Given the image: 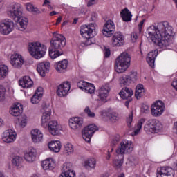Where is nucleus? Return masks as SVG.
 <instances>
[{
  "mask_svg": "<svg viewBox=\"0 0 177 177\" xmlns=\"http://www.w3.org/2000/svg\"><path fill=\"white\" fill-rule=\"evenodd\" d=\"M146 37L161 49H165L174 42V28L167 21L154 24L147 29Z\"/></svg>",
  "mask_w": 177,
  "mask_h": 177,
  "instance_id": "nucleus-1",
  "label": "nucleus"
},
{
  "mask_svg": "<svg viewBox=\"0 0 177 177\" xmlns=\"http://www.w3.org/2000/svg\"><path fill=\"white\" fill-rule=\"evenodd\" d=\"M66 37H64L63 35L54 32L48 50L50 57H51V59H56V57L62 56L63 53L60 52V50H62V48L66 46Z\"/></svg>",
  "mask_w": 177,
  "mask_h": 177,
  "instance_id": "nucleus-2",
  "label": "nucleus"
},
{
  "mask_svg": "<svg viewBox=\"0 0 177 177\" xmlns=\"http://www.w3.org/2000/svg\"><path fill=\"white\" fill-rule=\"evenodd\" d=\"M10 16L17 23L19 31H24L27 28L28 24V19L23 17V8L19 3H15L11 6L10 10Z\"/></svg>",
  "mask_w": 177,
  "mask_h": 177,
  "instance_id": "nucleus-3",
  "label": "nucleus"
},
{
  "mask_svg": "<svg viewBox=\"0 0 177 177\" xmlns=\"http://www.w3.org/2000/svg\"><path fill=\"white\" fill-rule=\"evenodd\" d=\"M96 27L97 25L95 23H91L88 25H83L80 27V34L86 38V45L89 46L94 44L93 37L96 35Z\"/></svg>",
  "mask_w": 177,
  "mask_h": 177,
  "instance_id": "nucleus-4",
  "label": "nucleus"
},
{
  "mask_svg": "<svg viewBox=\"0 0 177 177\" xmlns=\"http://www.w3.org/2000/svg\"><path fill=\"white\" fill-rule=\"evenodd\" d=\"M130 66L131 55L128 53L124 52L116 59L115 70L116 73H125Z\"/></svg>",
  "mask_w": 177,
  "mask_h": 177,
  "instance_id": "nucleus-5",
  "label": "nucleus"
},
{
  "mask_svg": "<svg viewBox=\"0 0 177 177\" xmlns=\"http://www.w3.org/2000/svg\"><path fill=\"white\" fill-rule=\"evenodd\" d=\"M28 50L35 59H42L46 54V46L39 42L29 43Z\"/></svg>",
  "mask_w": 177,
  "mask_h": 177,
  "instance_id": "nucleus-6",
  "label": "nucleus"
},
{
  "mask_svg": "<svg viewBox=\"0 0 177 177\" xmlns=\"http://www.w3.org/2000/svg\"><path fill=\"white\" fill-rule=\"evenodd\" d=\"M162 128V124L158 120L150 119L146 122L144 126V131L147 133H149V132H151V133H158Z\"/></svg>",
  "mask_w": 177,
  "mask_h": 177,
  "instance_id": "nucleus-7",
  "label": "nucleus"
},
{
  "mask_svg": "<svg viewBox=\"0 0 177 177\" xmlns=\"http://www.w3.org/2000/svg\"><path fill=\"white\" fill-rule=\"evenodd\" d=\"M15 29V23L10 19H5L0 22V34L9 35Z\"/></svg>",
  "mask_w": 177,
  "mask_h": 177,
  "instance_id": "nucleus-8",
  "label": "nucleus"
},
{
  "mask_svg": "<svg viewBox=\"0 0 177 177\" xmlns=\"http://www.w3.org/2000/svg\"><path fill=\"white\" fill-rule=\"evenodd\" d=\"M96 131H99V128L93 124L84 127L82 131L83 139H84L87 143H89L91 139H92V136H93V133H95Z\"/></svg>",
  "mask_w": 177,
  "mask_h": 177,
  "instance_id": "nucleus-9",
  "label": "nucleus"
},
{
  "mask_svg": "<svg viewBox=\"0 0 177 177\" xmlns=\"http://www.w3.org/2000/svg\"><path fill=\"white\" fill-rule=\"evenodd\" d=\"M165 110V104L162 101H157L151 106V113L153 117H160Z\"/></svg>",
  "mask_w": 177,
  "mask_h": 177,
  "instance_id": "nucleus-10",
  "label": "nucleus"
},
{
  "mask_svg": "<svg viewBox=\"0 0 177 177\" xmlns=\"http://www.w3.org/2000/svg\"><path fill=\"white\" fill-rule=\"evenodd\" d=\"M132 150H133V143L131 141L124 140L116 149V153L117 154H125V153H131Z\"/></svg>",
  "mask_w": 177,
  "mask_h": 177,
  "instance_id": "nucleus-11",
  "label": "nucleus"
},
{
  "mask_svg": "<svg viewBox=\"0 0 177 177\" xmlns=\"http://www.w3.org/2000/svg\"><path fill=\"white\" fill-rule=\"evenodd\" d=\"M10 62L14 68H21L23 64H24V58L21 55L15 53L11 55Z\"/></svg>",
  "mask_w": 177,
  "mask_h": 177,
  "instance_id": "nucleus-12",
  "label": "nucleus"
},
{
  "mask_svg": "<svg viewBox=\"0 0 177 177\" xmlns=\"http://www.w3.org/2000/svg\"><path fill=\"white\" fill-rule=\"evenodd\" d=\"M115 31V25H114V22L111 21V19L106 21V22L104 25L102 30L103 35H104V37H106V38H109L113 36V34H114Z\"/></svg>",
  "mask_w": 177,
  "mask_h": 177,
  "instance_id": "nucleus-13",
  "label": "nucleus"
},
{
  "mask_svg": "<svg viewBox=\"0 0 177 177\" xmlns=\"http://www.w3.org/2000/svg\"><path fill=\"white\" fill-rule=\"evenodd\" d=\"M59 177H75V171L73 169L71 162L64 163Z\"/></svg>",
  "mask_w": 177,
  "mask_h": 177,
  "instance_id": "nucleus-14",
  "label": "nucleus"
},
{
  "mask_svg": "<svg viewBox=\"0 0 177 177\" xmlns=\"http://www.w3.org/2000/svg\"><path fill=\"white\" fill-rule=\"evenodd\" d=\"M97 93H98V97L101 102L106 103L107 102V97H109V93H110V86L109 84L102 86L97 90Z\"/></svg>",
  "mask_w": 177,
  "mask_h": 177,
  "instance_id": "nucleus-15",
  "label": "nucleus"
},
{
  "mask_svg": "<svg viewBox=\"0 0 177 177\" xmlns=\"http://www.w3.org/2000/svg\"><path fill=\"white\" fill-rule=\"evenodd\" d=\"M43 109L46 112L43 113L41 117V127H43V128H48V124L50 122V109H49V106L46 104L44 105Z\"/></svg>",
  "mask_w": 177,
  "mask_h": 177,
  "instance_id": "nucleus-16",
  "label": "nucleus"
},
{
  "mask_svg": "<svg viewBox=\"0 0 177 177\" xmlns=\"http://www.w3.org/2000/svg\"><path fill=\"white\" fill-rule=\"evenodd\" d=\"M16 133L12 129L6 130L2 133V140L5 143H13L16 140Z\"/></svg>",
  "mask_w": 177,
  "mask_h": 177,
  "instance_id": "nucleus-17",
  "label": "nucleus"
},
{
  "mask_svg": "<svg viewBox=\"0 0 177 177\" xmlns=\"http://www.w3.org/2000/svg\"><path fill=\"white\" fill-rule=\"evenodd\" d=\"M70 82H66L64 84H61L57 86V95L59 97H64L66 96L67 93H68V91H70Z\"/></svg>",
  "mask_w": 177,
  "mask_h": 177,
  "instance_id": "nucleus-18",
  "label": "nucleus"
},
{
  "mask_svg": "<svg viewBox=\"0 0 177 177\" xmlns=\"http://www.w3.org/2000/svg\"><path fill=\"white\" fill-rule=\"evenodd\" d=\"M50 63L48 62H40L37 64V71L41 77H45L49 73Z\"/></svg>",
  "mask_w": 177,
  "mask_h": 177,
  "instance_id": "nucleus-19",
  "label": "nucleus"
},
{
  "mask_svg": "<svg viewBox=\"0 0 177 177\" xmlns=\"http://www.w3.org/2000/svg\"><path fill=\"white\" fill-rule=\"evenodd\" d=\"M174 169L169 167H162L158 171L157 177H174Z\"/></svg>",
  "mask_w": 177,
  "mask_h": 177,
  "instance_id": "nucleus-20",
  "label": "nucleus"
},
{
  "mask_svg": "<svg viewBox=\"0 0 177 177\" xmlns=\"http://www.w3.org/2000/svg\"><path fill=\"white\" fill-rule=\"evenodd\" d=\"M125 44L124 36L120 32L115 33L112 38V44L113 46H122Z\"/></svg>",
  "mask_w": 177,
  "mask_h": 177,
  "instance_id": "nucleus-21",
  "label": "nucleus"
},
{
  "mask_svg": "<svg viewBox=\"0 0 177 177\" xmlns=\"http://www.w3.org/2000/svg\"><path fill=\"white\" fill-rule=\"evenodd\" d=\"M83 123L84 120H82V118L75 117L69 120V127L71 129H78V128H81Z\"/></svg>",
  "mask_w": 177,
  "mask_h": 177,
  "instance_id": "nucleus-22",
  "label": "nucleus"
},
{
  "mask_svg": "<svg viewBox=\"0 0 177 177\" xmlns=\"http://www.w3.org/2000/svg\"><path fill=\"white\" fill-rule=\"evenodd\" d=\"M19 85L24 88H28L34 85V82H32V80H31L30 76H24L19 80Z\"/></svg>",
  "mask_w": 177,
  "mask_h": 177,
  "instance_id": "nucleus-23",
  "label": "nucleus"
},
{
  "mask_svg": "<svg viewBox=\"0 0 177 177\" xmlns=\"http://www.w3.org/2000/svg\"><path fill=\"white\" fill-rule=\"evenodd\" d=\"M31 138L34 143H39L42 142L44 134L38 129H35L31 131Z\"/></svg>",
  "mask_w": 177,
  "mask_h": 177,
  "instance_id": "nucleus-24",
  "label": "nucleus"
},
{
  "mask_svg": "<svg viewBox=\"0 0 177 177\" xmlns=\"http://www.w3.org/2000/svg\"><path fill=\"white\" fill-rule=\"evenodd\" d=\"M47 128L48 129V132H50L51 135H59V124H57V121L53 120L49 122Z\"/></svg>",
  "mask_w": 177,
  "mask_h": 177,
  "instance_id": "nucleus-25",
  "label": "nucleus"
},
{
  "mask_svg": "<svg viewBox=\"0 0 177 177\" xmlns=\"http://www.w3.org/2000/svg\"><path fill=\"white\" fill-rule=\"evenodd\" d=\"M158 55V50H155L153 51H151L150 53H149V54L147 56V62L149 66L151 67V68L154 67V63L156 62V58L157 57Z\"/></svg>",
  "mask_w": 177,
  "mask_h": 177,
  "instance_id": "nucleus-26",
  "label": "nucleus"
},
{
  "mask_svg": "<svg viewBox=\"0 0 177 177\" xmlns=\"http://www.w3.org/2000/svg\"><path fill=\"white\" fill-rule=\"evenodd\" d=\"M23 113V105L20 103L14 104L10 110V113L14 117H19Z\"/></svg>",
  "mask_w": 177,
  "mask_h": 177,
  "instance_id": "nucleus-27",
  "label": "nucleus"
},
{
  "mask_svg": "<svg viewBox=\"0 0 177 177\" xmlns=\"http://www.w3.org/2000/svg\"><path fill=\"white\" fill-rule=\"evenodd\" d=\"M119 95L122 99H132L133 91L131 88L125 87L119 93Z\"/></svg>",
  "mask_w": 177,
  "mask_h": 177,
  "instance_id": "nucleus-28",
  "label": "nucleus"
},
{
  "mask_svg": "<svg viewBox=\"0 0 177 177\" xmlns=\"http://www.w3.org/2000/svg\"><path fill=\"white\" fill-rule=\"evenodd\" d=\"M48 149L54 153H59L62 149V143L60 141H51L48 145Z\"/></svg>",
  "mask_w": 177,
  "mask_h": 177,
  "instance_id": "nucleus-29",
  "label": "nucleus"
},
{
  "mask_svg": "<svg viewBox=\"0 0 177 177\" xmlns=\"http://www.w3.org/2000/svg\"><path fill=\"white\" fill-rule=\"evenodd\" d=\"M37 156V150L35 149H30L28 152L24 154V159L28 162H34L35 161V157Z\"/></svg>",
  "mask_w": 177,
  "mask_h": 177,
  "instance_id": "nucleus-30",
  "label": "nucleus"
},
{
  "mask_svg": "<svg viewBox=\"0 0 177 177\" xmlns=\"http://www.w3.org/2000/svg\"><path fill=\"white\" fill-rule=\"evenodd\" d=\"M41 166L44 171L53 169L55 167V160L53 159H46L41 162Z\"/></svg>",
  "mask_w": 177,
  "mask_h": 177,
  "instance_id": "nucleus-31",
  "label": "nucleus"
},
{
  "mask_svg": "<svg viewBox=\"0 0 177 177\" xmlns=\"http://www.w3.org/2000/svg\"><path fill=\"white\" fill-rule=\"evenodd\" d=\"M120 16L123 21L128 22L132 20V14L131 13V11H129V10H128L127 8L121 10Z\"/></svg>",
  "mask_w": 177,
  "mask_h": 177,
  "instance_id": "nucleus-32",
  "label": "nucleus"
},
{
  "mask_svg": "<svg viewBox=\"0 0 177 177\" xmlns=\"http://www.w3.org/2000/svg\"><path fill=\"white\" fill-rule=\"evenodd\" d=\"M67 66H68V61H67V59H64L62 61L59 62L55 65V68L57 71L62 73L64 70H66V68H67Z\"/></svg>",
  "mask_w": 177,
  "mask_h": 177,
  "instance_id": "nucleus-33",
  "label": "nucleus"
},
{
  "mask_svg": "<svg viewBox=\"0 0 177 177\" xmlns=\"http://www.w3.org/2000/svg\"><path fill=\"white\" fill-rule=\"evenodd\" d=\"M25 6H26L28 12H30L31 13H33L34 15L41 14V11L39 10V9H38V8L34 6V5H32V3H26L25 4Z\"/></svg>",
  "mask_w": 177,
  "mask_h": 177,
  "instance_id": "nucleus-34",
  "label": "nucleus"
},
{
  "mask_svg": "<svg viewBox=\"0 0 177 177\" xmlns=\"http://www.w3.org/2000/svg\"><path fill=\"white\" fill-rule=\"evenodd\" d=\"M131 80L129 79V75H123L122 77L120 78V85L122 86H129L131 85Z\"/></svg>",
  "mask_w": 177,
  "mask_h": 177,
  "instance_id": "nucleus-35",
  "label": "nucleus"
},
{
  "mask_svg": "<svg viewBox=\"0 0 177 177\" xmlns=\"http://www.w3.org/2000/svg\"><path fill=\"white\" fill-rule=\"evenodd\" d=\"M95 167H96V160L95 159L87 160L84 162V168L88 171L95 168Z\"/></svg>",
  "mask_w": 177,
  "mask_h": 177,
  "instance_id": "nucleus-36",
  "label": "nucleus"
},
{
  "mask_svg": "<svg viewBox=\"0 0 177 177\" xmlns=\"http://www.w3.org/2000/svg\"><path fill=\"white\" fill-rule=\"evenodd\" d=\"M106 116L109 118L110 121L112 122H117L120 120L118 113L113 111H109L106 113Z\"/></svg>",
  "mask_w": 177,
  "mask_h": 177,
  "instance_id": "nucleus-37",
  "label": "nucleus"
},
{
  "mask_svg": "<svg viewBox=\"0 0 177 177\" xmlns=\"http://www.w3.org/2000/svg\"><path fill=\"white\" fill-rule=\"evenodd\" d=\"M42 93H35L31 98V103L32 104H38V103H39V102L41 101V99H42Z\"/></svg>",
  "mask_w": 177,
  "mask_h": 177,
  "instance_id": "nucleus-38",
  "label": "nucleus"
},
{
  "mask_svg": "<svg viewBox=\"0 0 177 177\" xmlns=\"http://www.w3.org/2000/svg\"><path fill=\"white\" fill-rule=\"evenodd\" d=\"M9 74V68L6 65H0V77L5 78Z\"/></svg>",
  "mask_w": 177,
  "mask_h": 177,
  "instance_id": "nucleus-39",
  "label": "nucleus"
},
{
  "mask_svg": "<svg viewBox=\"0 0 177 177\" xmlns=\"http://www.w3.org/2000/svg\"><path fill=\"white\" fill-rule=\"evenodd\" d=\"M145 122H146L145 118H141L138 121V122L137 123V126L136 127V129L134 131V135H138L139 132H140V129H142V127Z\"/></svg>",
  "mask_w": 177,
  "mask_h": 177,
  "instance_id": "nucleus-40",
  "label": "nucleus"
},
{
  "mask_svg": "<svg viewBox=\"0 0 177 177\" xmlns=\"http://www.w3.org/2000/svg\"><path fill=\"white\" fill-rule=\"evenodd\" d=\"M12 165L15 167H19L23 162V158L19 156H14L12 160Z\"/></svg>",
  "mask_w": 177,
  "mask_h": 177,
  "instance_id": "nucleus-41",
  "label": "nucleus"
},
{
  "mask_svg": "<svg viewBox=\"0 0 177 177\" xmlns=\"http://www.w3.org/2000/svg\"><path fill=\"white\" fill-rule=\"evenodd\" d=\"M64 151L66 154H68V156H70L72 153H74V146L70 143H67L65 145Z\"/></svg>",
  "mask_w": 177,
  "mask_h": 177,
  "instance_id": "nucleus-42",
  "label": "nucleus"
},
{
  "mask_svg": "<svg viewBox=\"0 0 177 177\" xmlns=\"http://www.w3.org/2000/svg\"><path fill=\"white\" fill-rule=\"evenodd\" d=\"M95 91V86L91 83H88L87 86L84 88V92H86V93H94Z\"/></svg>",
  "mask_w": 177,
  "mask_h": 177,
  "instance_id": "nucleus-43",
  "label": "nucleus"
},
{
  "mask_svg": "<svg viewBox=\"0 0 177 177\" xmlns=\"http://www.w3.org/2000/svg\"><path fill=\"white\" fill-rule=\"evenodd\" d=\"M6 92V89L3 86L0 85V102H3L5 100V93Z\"/></svg>",
  "mask_w": 177,
  "mask_h": 177,
  "instance_id": "nucleus-44",
  "label": "nucleus"
},
{
  "mask_svg": "<svg viewBox=\"0 0 177 177\" xmlns=\"http://www.w3.org/2000/svg\"><path fill=\"white\" fill-rule=\"evenodd\" d=\"M129 161L132 167H136V165L139 164V160L134 156H130L129 158Z\"/></svg>",
  "mask_w": 177,
  "mask_h": 177,
  "instance_id": "nucleus-45",
  "label": "nucleus"
},
{
  "mask_svg": "<svg viewBox=\"0 0 177 177\" xmlns=\"http://www.w3.org/2000/svg\"><path fill=\"white\" fill-rule=\"evenodd\" d=\"M131 82H135L138 80L137 73L135 71H131L130 75H129Z\"/></svg>",
  "mask_w": 177,
  "mask_h": 177,
  "instance_id": "nucleus-46",
  "label": "nucleus"
},
{
  "mask_svg": "<svg viewBox=\"0 0 177 177\" xmlns=\"http://www.w3.org/2000/svg\"><path fill=\"white\" fill-rule=\"evenodd\" d=\"M133 120V113L131 112L128 118H127V126L129 128H131V127H132L131 124H132Z\"/></svg>",
  "mask_w": 177,
  "mask_h": 177,
  "instance_id": "nucleus-47",
  "label": "nucleus"
},
{
  "mask_svg": "<svg viewBox=\"0 0 177 177\" xmlns=\"http://www.w3.org/2000/svg\"><path fill=\"white\" fill-rule=\"evenodd\" d=\"M135 96L136 97V99H140V97H142V96H145V90H136V93H135Z\"/></svg>",
  "mask_w": 177,
  "mask_h": 177,
  "instance_id": "nucleus-48",
  "label": "nucleus"
},
{
  "mask_svg": "<svg viewBox=\"0 0 177 177\" xmlns=\"http://www.w3.org/2000/svg\"><path fill=\"white\" fill-rule=\"evenodd\" d=\"M89 83L84 81V80H81L80 82H79L77 83V86L80 88V89H84V91H85V88H86L87 85Z\"/></svg>",
  "mask_w": 177,
  "mask_h": 177,
  "instance_id": "nucleus-49",
  "label": "nucleus"
},
{
  "mask_svg": "<svg viewBox=\"0 0 177 177\" xmlns=\"http://www.w3.org/2000/svg\"><path fill=\"white\" fill-rule=\"evenodd\" d=\"M120 142V135L117 134L112 138L111 146H115Z\"/></svg>",
  "mask_w": 177,
  "mask_h": 177,
  "instance_id": "nucleus-50",
  "label": "nucleus"
},
{
  "mask_svg": "<svg viewBox=\"0 0 177 177\" xmlns=\"http://www.w3.org/2000/svg\"><path fill=\"white\" fill-rule=\"evenodd\" d=\"M84 112L86 113V114H87L88 117H91V118H93V117H95V113L91 111V109H89L88 106L85 108Z\"/></svg>",
  "mask_w": 177,
  "mask_h": 177,
  "instance_id": "nucleus-51",
  "label": "nucleus"
},
{
  "mask_svg": "<svg viewBox=\"0 0 177 177\" xmlns=\"http://www.w3.org/2000/svg\"><path fill=\"white\" fill-rule=\"evenodd\" d=\"M27 117L26 115H23L21 118L20 125L22 127V128H24L26 125H27Z\"/></svg>",
  "mask_w": 177,
  "mask_h": 177,
  "instance_id": "nucleus-52",
  "label": "nucleus"
},
{
  "mask_svg": "<svg viewBox=\"0 0 177 177\" xmlns=\"http://www.w3.org/2000/svg\"><path fill=\"white\" fill-rule=\"evenodd\" d=\"M113 164L117 168H121V167H122V164H124V160H115V161H113Z\"/></svg>",
  "mask_w": 177,
  "mask_h": 177,
  "instance_id": "nucleus-53",
  "label": "nucleus"
},
{
  "mask_svg": "<svg viewBox=\"0 0 177 177\" xmlns=\"http://www.w3.org/2000/svg\"><path fill=\"white\" fill-rule=\"evenodd\" d=\"M150 111V106L147 105H142L141 108V112L144 114H147L149 111Z\"/></svg>",
  "mask_w": 177,
  "mask_h": 177,
  "instance_id": "nucleus-54",
  "label": "nucleus"
},
{
  "mask_svg": "<svg viewBox=\"0 0 177 177\" xmlns=\"http://www.w3.org/2000/svg\"><path fill=\"white\" fill-rule=\"evenodd\" d=\"M104 53L105 57H110V55L111 54L110 52V48H105L104 50Z\"/></svg>",
  "mask_w": 177,
  "mask_h": 177,
  "instance_id": "nucleus-55",
  "label": "nucleus"
},
{
  "mask_svg": "<svg viewBox=\"0 0 177 177\" xmlns=\"http://www.w3.org/2000/svg\"><path fill=\"white\" fill-rule=\"evenodd\" d=\"M136 39H138V33H136V32H133L131 33V41H133V42H136Z\"/></svg>",
  "mask_w": 177,
  "mask_h": 177,
  "instance_id": "nucleus-56",
  "label": "nucleus"
},
{
  "mask_svg": "<svg viewBox=\"0 0 177 177\" xmlns=\"http://www.w3.org/2000/svg\"><path fill=\"white\" fill-rule=\"evenodd\" d=\"M91 19L92 21H95L97 19V13L96 12H92Z\"/></svg>",
  "mask_w": 177,
  "mask_h": 177,
  "instance_id": "nucleus-57",
  "label": "nucleus"
},
{
  "mask_svg": "<svg viewBox=\"0 0 177 177\" xmlns=\"http://www.w3.org/2000/svg\"><path fill=\"white\" fill-rule=\"evenodd\" d=\"M113 150H114L113 147H111V149H108L106 160H110V157H111L110 153H113Z\"/></svg>",
  "mask_w": 177,
  "mask_h": 177,
  "instance_id": "nucleus-58",
  "label": "nucleus"
},
{
  "mask_svg": "<svg viewBox=\"0 0 177 177\" xmlns=\"http://www.w3.org/2000/svg\"><path fill=\"white\" fill-rule=\"evenodd\" d=\"M145 23V21L142 20L140 22V24H138V28H139V31L140 32H142V28H143V24Z\"/></svg>",
  "mask_w": 177,
  "mask_h": 177,
  "instance_id": "nucleus-59",
  "label": "nucleus"
},
{
  "mask_svg": "<svg viewBox=\"0 0 177 177\" xmlns=\"http://www.w3.org/2000/svg\"><path fill=\"white\" fill-rule=\"evenodd\" d=\"M124 100H127L126 102H125V106H126V107H129V103H131V102H132V98H129V99H124Z\"/></svg>",
  "mask_w": 177,
  "mask_h": 177,
  "instance_id": "nucleus-60",
  "label": "nucleus"
},
{
  "mask_svg": "<svg viewBox=\"0 0 177 177\" xmlns=\"http://www.w3.org/2000/svg\"><path fill=\"white\" fill-rule=\"evenodd\" d=\"M145 90V88H143V84H139L137 85L136 88V90Z\"/></svg>",
  "mask_w": 177,
  "mask_h": 177,
  "instance_id": "nucleus-61",
  "label": "nucleus"
},
{
  "mask_svg": "<svg viewBox=\"0 0 177 177\" xmlns=\"http://www.w3.org/2000/svg\"><path fill=\"white\" fill-rule=\"evenodd\" d=\"M171 85L174 88V89L177 91V80L173 81V82L171 83Z\"/></svg>",
  "mask_w": 177,
  "mask_h": 177,
  "instance_id": "nucleus-62",
  "label": "nucleus"
},
{
  "mask_svg": "<svg viewBox=\"0 0 177 177\" xmlns=\"http://www.w3.org/2000/svg\"><path fill=\"white\" fill-rule=\"evenodd\" d=\"M92 5H95V0H90L87 4V6H92Z\"/></svg>",
  "mask_w": 177,
  "mask_h": 177,
  "instance_id": "nucleus-63",
  "label": "nucleus"
},
{
  "mask_svg": "<svg viewBox=\"0 0 177 177\" xmlns=\"http://www.w3.org/2000/svg\"><path fill=\"white\" fill-rule=\"evenodd\" d=\"M62 19H63V17H58L57 19L56 24L57 25V24H60L62 22Z\"/></svg>",
  "mask_w": 177,
  "mask_h": 177,
  "instance_id": "nucleus-64",
  "label": "nucleus"
}]
</instances>
